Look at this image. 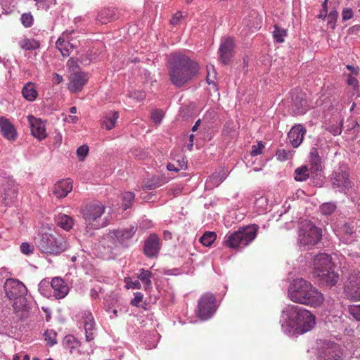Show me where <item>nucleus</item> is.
Here are the masks:
<instances>
[{"mask_svg": "<svg viewBox=\"0 0 360 360\" xmlns=\"http://www.w3.org/2000/svg\"><path fill=\"white\" fill-rule=\"evenodd\" d=\"M280 323L285 334L294 335L309 331L314 326L316 319L309 310L289 304L282 310Z\"/></svg>", "mask_w": 360, "mask_h": 360, "instance_id": "nucleus-1", "label": "nucleus"}, {"mask_svg": "<svg viewBox=\"0 0 360 360\" xmlns=\"http://www.w3.org/2000/svg\"><path fill=\"white\" fill-rule=\"evenodd\" d=\"M169 79L173 85L181 87L198 72L199 65L188 56L181 53H172L168 60Z\"/></svg>", "mask_w": 360, "mask_h": 360, "instance_id": "nucleus-2", "label": "nucleus"}, {"mask_svg": "<svg viewBox=\"0 0 360 360\" xmlns=\"http://www.w3.org/2000/svg\"><path fill=\"white\" fill-rule=\"evenodd\" d=\"M288 297L293 302L312 307H320L324 301L323 294L303 278L293 280L288 288Z\"/></svg>", "mask_w": 360, "mask_h": 360, "instance_id": "nucleus-3", "label": "nucleus"}, {"mask_svg": "<svg viewBox=\"0 0 360 360\" xmlns=\"http://www.w3.org/2000/svg\"><path fill=\"white\" fill-rule=\"evenodd\" d=\"M4 290L10 300H13L14 312L22 318L29 310L27 300L25 297L27 290L25 285L18 280L9 278L4 283Z\"/></svg>", "mask_w": 360, "mask_h": 360, "instance_id": "nucleus-4", "label": "nucleus"}, {"mask_svg": "<svg viewBox=\"0 0 360 360\" xmlns=\"http://www.w3.org/2000/svg\"><path fill=\"white\" fill-rule=\"evenodd\" d=\"M259 226L256 224L240 228L238 231L228 233L224 238V245L231 249L243 248L256 238Z\"/></svg>", "mask_w": 360, "mask_h": 360, "instance_id": "nucleus-5", "label": "nucleus"}, {"mask_svg": "<svg viewBox=\"0 0 360 360\" xmlns=\"http://www.w3.org/2000/svg\"><path fill=\"white\" fill-rule=\"evenodd\" d=\"M35 243L44 254L58 255L68 248V243L63 238H56L49 233H39Z\"/></svg>", "mask_w": 360, "mask_h": 360, "instance_id": "nucleus-6", "label": "nucleus"}, {"mask_svg": "<svg viewBox=\"0 0 360 360\" xmlns=\"http://www.w3.org/2000/svg\"><path fill=\"white\" fill-rule=\"evenodd\" d=\"M322 238V229L310 222L304 223L299 230L298 244L304 250H308L319 243Z\"/></svg>", "mask_w": 360, "mask_h": 360, "instance_id": "nucleus-7", "label": "nucleus"}, {"mask_svg": "<svg viewBox=\"0 0 360 360\" xmlns=\"http://www.w3.org/2000/svg\"><path fill=\"white\" fill-rule=\"evenodd\" d=\"M330 181L333 189L347 194L354 186V182L350 179L349 167L345 164L340 165L330 176Z\"/></svg>", "mask_w": 360, "mask_h": 360, "instance_id": "nucleus-8", "label": "nucleus"}, {"mask_svg": "<svg viewBox=\"0 0 360 360\" xmlns=\"http://www.w3.org/2000/svg\"><path fill=\"white\" fill-rule=\"evenodd\" d=\"M105 207L100 202H92L85 206L82 210V216L86 223L92 225L94 229H98L101 227H105L108 224L106 219L103 220L102 223L98 222V219L104 214Z\"/></svg>", "mask_w": 360, "mask_h": 360, "instance_id": "nucleus-9", "label": "nucleus"}, {"mask_svg": "<svg viewBox=\"0 0 360 360\" xmlns=\"http://www.w3.org/2000/svg\"><path fill=\"white\" fill-rule=\"evenodd\" d=\"M217 310L216 299L211 293L204 294L198 300L196 314L202 321L210 319Z\"/></svg>", "mask_w": 360, "mask_h": 360, "instance_id": "nucleus-10", "label": "nucleus"}, {"mask_svg": "<svg viewBox=\"0 0 360 360\" xmlns=\"http://www.w3.org/2000/svg\"><path fill=\"white\" fill-rule=\"evenodd\" d=\"M345 290L349 300H360V271H354L349 274Z\"/></svg>", "mask_w": 360, "mask_h": 360, "instance_id": "nucleus-11", "label": "nucleus"}, {"mask_svg": "<svg viewBox=\"0 0 360 360\" xmlns=\"http://www.w3.org/2000/svg\"><path fill=\"white\" fill-rule=\"evenodd\" d=\"M318 360H340L341 352L337 345L326 342L319 351Z\"/></svg>", "mask_w": 360, "mask_h": 360, "instance_id": "nucleus-12", "label": "nucleus"}, {"mask_svg": "<svg viewBox=\"0 0 360 360\" xmlns=\"http://www.w3.org/2000/svg\"><path fill=\"white\" fill-rule=\"evenodd\" d=\"M2 200L6 206L10 205L17 197V189L15 181L12 179H4L0 190Z\"/></svg>", "mask_w": 360, "mask_h": 360, "instance_id": "nucleus-13", "label": "nucleus"}, {"mask_svg": "<svg viewBox=\"0 0 360 360\" xmlns=\"http://www.w3.org/2000/svg\"><path fill=\"white\" fill-rule=\"evenodd\" d=\"M27 120L33 136L40 141L47 136L46 124L42 120L30 115L27 116Z\"/></svg>", "mask_w": 360, "mask_h": 360, "instance_id": "nucleus-14", "label": "nucleus"}, {"mask_svg": "<svg viewBox=\"0 0 360 360\" xmlns=\"http://www.w3.org/2000/svg\"><path fill=\"white\" fill-rule=\"evenodd\" d=\"M137 230L136 226H130L129 227L114 230L109 233V237L114 238H115L117 241L122 245H128V242L134 236Z\"/></svg>", "mask_w": 360, "mask_h": 360, "instance_id": "nucleus-15", "label": "nucleus"}, {"mask_svg": "<svg viewBox=\"0 0 360 360\" xmlns=\"http://www.w3.org/2000/svg\"><path fill=\"white\" fill-rule=\"evenodd\" d=\"M82 323L85 330V338L87 342L93 340L96 334V323L92 314L84 311L82 316Z\"/></svg>", "mask_w": 360, "mask_h": 360, "instance_id": "nucleus-16", "label": "nucleus"}, {"mask_svg": "<svg viewBox=\"0 0 360 360\" xmlns=\"http://www.w3.org/2000/svg\"><path fill=\"white\" fill-rule=\"evenodd\" d=\"M88 76L85 72H75L69 77L68 89L72 93L82 91L88 81Z\"/></svg>", "mask_w": 360, "mask_h": 360, "instance_id": "nucleus-17", "label": "nucleus"}, {"mask_svg": "<svg viewBox=\"0 0 360 360\" xmlns=\"http://www.w3.org/2000/svg\"><path fill=\"white\" fill-rule=\"evenodd\" d=\"M313 266L317 275L319 273H322L323 271L333 269L330 256L326 253L318 254L314 258Z\"/></svg>", "mask_w": 360, "mask_h": 360, "instance_id": "nucleus-18", "label": "nucleus"}, {"mask_svg": "<svg viewBox=\"0 0 360 360\" xmlns=\"http://www.w3.org/2000/svg\"><path fill=\"white\" fill-rule=\"evenodd\" d=\"M160 250V238L155 234H150L146 240L143 252L148 257H156Z\"/></svg>", "mask_w": 360, "mask_h": 360, "instance_id": "nucleus-19", "label": "nucleus"}, {"mask_svg": "<svg viewBox=\"0 0 360 360\" xmlns=\"http://www.w3.org/2000/svg\"><path fill=\"white\" fill-rule=\"evenodd\" d=\"M51 287L53 290V295L56 299L64 298L69 292V287L65 281L59 278L55 277L51 282Z\"/></svg>", "mask_w": 360, "mask_h": 360, "instance_id": "nucleus-20", "label": "nucleus"}, {"mask_svg": "<svg viewBox=\"0 0 360 360\" xmlns=\"http://www.w3.org/2000/svg\"><path fill=\"white\" fill-rule=\"evenodd\" d=\"M305 133L306 129L301 124H297L292 127L288 132V136L290 143L294 148L298 147L302 143Z\"/></svg>", "mask_w": 360, "mask_h": 360, "instance_id": "nucleus-21", "label": "nucleus"}, {"mask_svg": "<svg viewBox=\"0 0 360 360\" xmlns=\"http://www.w3.org/2000/svg\"><path fill=\"white\" fill-rule=\"evenodd\" d=\"M72 190V184L70 179L58 181L52 188V194L57 198H63Z\"/></svg>", "mask_w": 360, "mask_h": 360, "instance_id": "nucleus-22", "label": "nucleus"}, {"mask_svg": "<svg viewBox=\"0 0 360 360\" xmlns=\"http://www.w3.org/2000/svg\"><path fill=\"white\" fill-rule=\"evenodd\" d=\"M73 31H65L62 35L58 39L56 45L63 56H68L70 51L73 49V46L69 41V36Z\"/></svg>", "mask_w": 360, "mask_h": 360, "instance_id": "nucleus-23", "label": "nucleus"}, {"mask_svg": "<svg viewBox=\"0 0 360 360\" xmlns=\"http://www.w3.org/2000/svg\"><path fill=\"white\" fill-rule=\"evenodd\" d=\"M234 47L233 41L231 39H226L220 45L219 52L221 62L226 64L232 57V51Z\"/></svg>", "mask_w": 360, "mask_h": 360, "instance_id": "nucleus-24", "label": "nucleus"}, {"mask_svg": "<svg viewBox=\"0 0 360 360\" xmlns=\"http://www.w3.org/2000/svg\"><path fill=\"white\" fill-rule=\"evenodd\" d=\"M0 129L3 136L8 140L13 141L16 139L17 134L13 125L4 117H0Z\"/></svg>", "mask_w": 360, "mask_h": 360, "instance_id": "nucleus-25", "label": "nucleus"}, {"mask_svg": "<svg viewBox=\"0 0 360 360\" xmlns=\"http://www.w3.org/2000/svg\"><path fill=\"white\" fill-rule=\"evenodd\" d=\"M228 176L227 172L224 169H221L218 172H214L206 181L205 186L207 189H212L217 187Z\"/></svg>", "mask_w": 360, "mask_h": 360, "instance_id": "nucleus-26", "label": "nucleus"}, {"mask_svg": "<svg viewBox=\"0 0 360 360\" xmlns=\"http://www.w3.org/2000/svg\"><path fill=\"white\" fill-rule=\"evenodd\" d=\"M321 281L326 285L332 287L336 285L339 281V274L335 272L332 269H330L322 273H319L317 275Z\"/></svg>", "mask_w": 360, "mask_h": 360, "instance_id": "nucleus-27", "label": "nucleus"}, {"mask_svg": "<svg viewBox=\"0 0 360 360\" xmlns=\"http://www.w3.org/2000/svg\"><path fill=\"white\" fill-rule=\"evenodd\" d=\"M55 221L58 226L66 231L71 229L74 224L72 217L61 213L56 215Z\"/></svg>", "mask_w": 360, "mask_h": 360, "instance_id": "nucleus-28", "label": "nucleus"}, {"mask_svg": "<svg viewBox=\"0 0 360 360\" xmlns=\"http://www.w3.org/2000/svg\"><path fill=\"white\" fill-rule=\"evenodd\" d=\"M118 118L119 112L117 111L107 112L103 117L102 127L107 130L113 129Z\"/></svg>", "mask_w": 360, "mask_h": 360, "instance_id": "nucleus-29", "label": "nucleus"}, {"mask_svg": "<svg viewBox=\"0 0 360 360\" xmlns=\"http://www.w3.org/2000/svg\"><path fill=\"white\" fill-rule=\"evenodd\" d=\"M22 94L23 97L29 101H34L38 95L34 84L32 82H28L23 86Z\"/></svg>", "mask_w": 360, "mask_h": 360, "instance_id": "nucleus-30", "label": "nucleus"}, {"mask_svg": "<svg viewBox=\"0 0 360 360\" xmlns=\"http://www.w3.org/2000/svg\"><path fill=\"white\" fill-rule=\"evenodd\" d=\"M309 155V161L311 165V169L316 172L321 171L322 169L321 158L319 155L317 149L312 148Z\"/></svg>", "mask_w": 360, "mask_h": 360, "instance_id": "nucleus-31", "label": "nucleus"}, {"mask_svg": "<svg viewBox=\"0 0 360 360\" xmlns=\"http://www.w3.org/2000/svg\"><path fill=\"white\" fill-rule=\"evenodd\" d=\"M291 110L295 115H302L307 110V102L302 98L296 97L293 100Z\"/></svg>", "mask_w": 360, "mask_h": 360, "instance_id": "nucleus-32", "label": "nucleus"}, {"mask_svg": "<svg viewBox=\"0 0 360 360\" xmlns=\"http://www.w3.org/2000/svg\"><path fill=\"white\" fill-rule=\"evenodd\" d=\"M20 47L25 51H32L37 49L40 44L34 39L24 38L19 41Z\"/></svg>", "mask_w": 360, "mask_h": 360, "instance_id": "nucleus-33", "label": "nucleus"}, {"mask_svg": "<svg viewBox=\"0 0 360 360\" xmlns=\"http://www.w3.org/2000/svg\"><path fill=\"white\" fill-rule=\"evenodd\" d=\"M152 273L144 269H141L140 272L137 276V278L141 280L144 285L145 290H148L151 288V278Z\"/></svg>", "mask_w": 360, "mask_h": 360, "instance_id": "nucleus-34", "label": "nucleus"}, {"mask_svg": "<svg viewBox=\"0 0 360 360\" xmlns=\"http://www.w3.org/2000/svg\"><path fill=\"white\" fill-rule=\"evenodd\" d=\"M340 233L344 234L342 238V240L348 243H350L353 240V234L354 233L353 226H349L347 224H345L340 229Z\"/></svg>", "mask_w": 360, "mask_h": 360, "instance_id": "nucleus-35", "label": "nucleus"}, {"mask_svg": "<svg viewBox=\"0 0 360 360\" xmlns=\"http://www.w3.org/2000/svg\"><path fill=\"white\" fill-rule=\"evenodd\" d=\"M217 238V234L212 231L205 232L200 238V242L206 247H210Z\"/></svg>", "mask_w": 360, "mask_h": 360, "instance_id": "nucleus-36", "label": "nucleus"}, {"mask_svg": "<svg viewBox=\"0 0 360 360\" xmlns=\"http://www.w3.org/2000/svg\"><path fill=\"white\" fill-rule=\"evenodd\" d=\"M309 173L307 167L302 166L295 171V180L297 181H303L309 178Z\"/></svg>", "mask_w": 360, "mask_h": 360, "instance_id": "nucleus-37", "label": "nucleus"}, {"mask_svg": "<svg viewBox=\"0 0 360 360\" xmlns=\"http://www.w3.org/2000/svg\"><path fill=\"white\" fill-rule=\"evenodd\" d=\"M112 11L110 9H104L101 11L96 17V20L101 24H106L112 16Z\"/></svg>", "mask_w": 360, "mask_h": 360, "instance_id": "nucleus-38", "label": "nucleus"}, {"mask_svg": "<svg viewBox=\"0 0 360 360\" xmlns=\"http://www.w3.org/2000/svg\"><path fill=\"white\" fill-rule=\"evenodd\" d=\"M287 35V32L285 29H282L278 26L274 27L273 31V37L276 41L282 43L284 41V39Z\"/></svg>", "mask_w": 360, "mask_h": 360, "instance_id": "nucleus-39", "label": "nucleus"}, {"mask_svg": "<svg viewBox=\"0 0 360 360\" xmlns=\"http://www.w3.org/2000/svg\"><path fill=\"white\" fill-rule=\"evenodd\" d=\"M63 345L69 349H73L79 345V342L73 335H68L64 338Z\"/></svg>", "mask_w": 360, "mask_h": 360, "instance_id": "nucleus-40", "label": "nucleus"}, {"mask_svg": "<svg viewBox=\"0 0 360 360\" xmlns=\"http://www.w3.org/2000/svg\"><path fill=\"white\" fill-rule=\"evenodd\" d=\"M134 199V194L131 192H125L122 196V207L124 210L131 207Z\"/></svg>", "mask_w": 360, "mask_h": 360, "instance_id": "nucleus-41", "label": "nucleus"}, {"mask_svg": "<svg viewBox=\"0 0 360 360\" xmlns=\"http://www.w3.org/2000/svg\"><path fill=\"white\" fill-rule=\"evenodd\" d=\"M56 336L57 334L53 330L46 331L44 333V340H46V344L50 347H52L54 345H56L57 343Z\"/></svg>", "mask_w": 360, "mask_h": 360, "instance_id": "nucleus-42", "label": "nucleus"}, {"mask_svg": "<svg viewBox=\"0 0 360 360\" xmlns=\"http://www.w3.org/2000/svg\"><path fill=\"white\" fill-rule=\"evenodd\" d=\"M162 184L163 182L159 178L153 177L145 183L144 188L146 189L153 190L160 186L162 185Z\"/></svg>", "mask_w": 360, "mask_h": 360, "instance_id": "nucleus-43", "label": "nucleus"}, {"mask_svg": "<svg viewBox=\"0 0 360 360\" xmlns=\"http://www.w3.org/2000/svg\"><path fill=\"white\" fill-rule=\"evenodd\" d=\"M255 205L259 209L258 212H265L268 206V200L266 197L261 196L256 199Z\"/></svg>", "mask_w": 360, "mask_h": 360, "instance_id": "nucleus-44", "label": "nucleus"}, {"mask_svg": "<svg viewBox=\"0 0 360 360\" xmlns=\"http://www.w3.org/2000/svg\"><path fill=\"white\" fill-rule=\"evenodd\" d=\"M336 206L332 202H326L320 206V211L324 215H330L335 210Z\"/></svg>", "mask_w": 360, "mask_h": 360, "instance_id": "nucleus-45", "label": "nucleus"}, {"mask_svg": "<svg viewBox=\"0 0 360 360\" xmlns=\"http://www.w3.org/2000/svg\"><path fill=\"white\" fill-rule=\"evenodd\" d=\"M21 22L25 27H30L33 25L34 18L31 13H25L21 15Z\"/></svg>", "mask_w": 360, "mask_h": 360, "instance_id": "nucleus-46", "label": "nucleus"}, {"mask_svg": "<svg viewBox=\"0 0 360 360\" xmlns=\"http://www.w3.org/2000/svg\"><path fill=\"white\" fill-rule=\"evenodd\" d=\"M124 282L127 289H141V284L139 280L132 281L130 278H125Z\"/></svg>", "mask_w": 360, "mask_h": 360, "instance_id": "nucleus-47", "label": "nucleus"}, {"mask_svg": "<svg viewBox=\"0 0 360 360\" xmlns=\"http://www.w3.org/2000/svg\"><path fill=\"white\" fill-rule=\"evenodd\" d=\"M88 153L89 147L86 145H82L79 146L77 150V155L81 161L84 160Z\"/></svg>", "mask_w": 360, "mask_h": 360, "instance_id": "nucleus-48", "label": "nucleus"}, {"mask_svg": "<svg viewBox=\"0 0 360 360\" xmlns=\"http://www.w3.org/2000/svg\"><path fill=\"white\" fill-rule=\"evenodd\" d=\"M349 312L354 319L356 321H360V304L350 306Z\"/></svg>", "mask_w": 360, "mask_h": 360, "instance_id": "nucleus-49", "label": "nucleus"}, {"mask_svg": "<svg viewBox=\"0 0 360 360\" xmlns=\"http://www.w3.org/2000/svg\"><path fill=\"white\" fill-rule=\"evenodd\" d=\"M164 117L162 110H155L151 113V119L155 124H160Z\"/></svg>", "mask_w": 360, "mask_h": 360, "instance_id": "nucleus-50", "label": "nucleus"}, {"mask_svg": "<svg viewBox=\"0 0 360 360\" xmlns=\"http://www.w3.org/2000/svg\"><path fill=\"white\" fill-rule=\"evenodd\" d=\"M20 250L25 255H30L33 252V247L28 243H22L20 245Z\"/></svg>", "mask_w": 360, "mask_h": 360, "instance_id": "nucleus-51", "label": "nucleus"}, {"mask_svg": "<svg viewBox=\"0 0 360 360\" xmlns=\"http://www.w3.org/2000/svg\"><path fill=\"white\" fill-rule=\"evenodd\" d=\"M130 97L133 98L137 101H141L145 99L146 93L142 91H135L131 94Z\"/></svg>", "mask_w": 360, "mask_h": 360, "instance_id": "nucleus-52", "label": "nucleus"}, {"mask_svg": "<svg viewBox=\"0 0 360 360\" xmlns=\"http://www.w3.org/2000/svg\"><path fill=\"white\" fill-rule=\"evenodd\" d=\"M143 295L141 292H137L134 293V297L131 300V304L133 306H138L142 301Z\"/></svg>", "mask_w": 360, "mask_h": 360, "instance_id": "nucleus-53", "label": "nucleus"}, {"mask_svg": "<svg viewBox=\"0 0 360 360\" xmlns=\"http://www.w3.org/2000/svg\"><path fill=\"white\" fill-rule=\"evenodd\" d=\"M353 11L351 8H345L342 11V20H348L353 17Z\"/></svg>", "mask_w": 360, "mask_h": 360, "instance_id": "nucleus-54", "label": "nucleus"}, {"mask_svg": "<svg viewBox=\"0 0 360 360\" xmlns=\"http://www.w3.org/2000/svg\"><path fill=\"white\" fill-rule=\"evenodd\" d=\"M262 148H264V146L262 143H259L257 146L256 145L252 146V150H251V155L252 156H257V155L261 154L262 152Z\"/></svg>", "mask_w": 360, "mask_h": 360, "instance_id": "nucleus-55", "label": "nucleus"}, {"mask_svg": "<svg viewBox=\"0 0 360 360\" xmlns=\"http://www.w3.org/2000/svg\"><path fill=\"white\" fill-rule=\"evenodd\" d=\"M337 16L338 13L336 11L330 12L328 16V23L332 25L333 27H334Z\"/></svg>", "mask_w": 360, "mask_h": 360, "instance_id": "nucleus-56", "label": "nucleus"}, {"mask_svg": "<svg viewBox=\"0 0 360 360\" xmlns=\"http://www.w3.org/2000/svg\"><path fill=\"white\" fill-rule=\"evenodd\" d=\"M178 168L180 169H185L187 167V161L185 157H181V159L177 160Z\"/></svg>", "mask_w": 360, "mask_h": 360, "instance_id": "nucleus-57", "label": "nucleus"}, {"mask_svg": "<svg viewBox=\"0 0 360 360\" xmlns=\"http://www.w3.org/2000/svg\"><path fill=\"white\" fill-rule=\"evenodd\" d=\"M163 274L165 275H179L180 274L179 269H164Z\"/></svg>", "mask_w": 360, "mask_h": 360, "instance_id": "nucleus-58", "label": "nucleus"}, {"mask_svg": "<svg viewBox=\"0 0 360 360\" xmlns=\"http://www.w3.org/2000/svg\"><path fill=\"white\" fill-rule=\"evenodd\" d=\"M153 226L152 221L150 220H143L140 223V227L143 229H147L150 228Z\"/></svg>", "mask_w": 360, "mask_h": 360, "instance_id": "nucleus-59", "label": "nucleus"}, {"mask_svg": "<svg viewBox=\"0 0 360 360\" xmlns=\"http://www.w3.org/2000/svg\"><path fill=\"white\" fill-rule=\"evenodd\" d=\"M347 84L349 85V86H353L354 88H356L358 85V81L357 79L354 77H352V76H349L348 77V79H347Z\"/></svg>", "mask_w": 360, "mask_h": 360, "instance_id": "nucleus-60", "label": "nucleus"}, {"mask_svg": "<svg viewBox=\"0 0 360 360\" xmlns=\"http://www.w3.org/2000/svg\"><path fill=\"white\" fill-rule=\"evenodd\" d=\"M288 153H286L284 150H278L277 153L278 159L281 161L285 160Z\"/></svg>", "mask_w": 360, "mask_h": 360, "instance_id": "nucleus-61", "label": "nucleus"}, {"mask_svg": "<svg viewBox=\"0 0 360 360\" xmlns=\"http://www.w3.org/2000/svg\"><path fill=\"white\" fill-rule=\"evenodd\" d=\"M181 18V13H176L171 20V23L173 25H176L179 23L180 18Z\"/></svg>", "mask_w": 360, "mask_h": 360, "instance_id": "nucleus-62", "label": "nucleus"}, {"mask_svg": "<svg viewBox=\"0 0 360 360\" xmlns=\"http://www.w3.org/2000/svg\"><path fill=\"white\" fill-rule=\"evenodd\" d=\"M330 131L333 133V135H338L341 133L342 129L341 127L337 126L335 127H330Z\"/></svg>", "mask_w": 360, "mask_h": 360, "instance_id": "nucleus-63", "label": "nucleus"}, {"mask_svg": "<svg viewBox=\"0 0 360 360\" xmlns=\"http://www.w3.org/2000/svg\"><path fill=\"white\" fill-rule=\"evenodd\" d=\"M63 80V77L57 73L54 74L53 76V81L56 84H60Z\"/></svg>", "mask_w": 360, "mask_h": 360, "instance_id": "nucleus-64", "label": "nucleus"}]
</instances>
